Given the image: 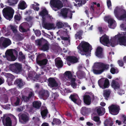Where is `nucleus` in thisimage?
Listing matches in <instances>:
<instances>
[{"label":"nucleus","instance_id":"obj_1","mask_svg":"<svg viewBox=\"0 0 126 126\" xmlns=\"http://www.w3.org/2000/svg\"><path fill=\"white\" fill-rule=\"evenodd\" d=\"M117 41L120 45L125 46L126 45V36L120 33L118 34L111 38L110 40V45L112 47H114L117 44Z\"/></svg>","mask_w":126,"mask_h":126},{"label":"nucleus","instance_id":"obj_2","mask_svg":"<svg viewBox=\"0 0 126 126\" xmlns=\"http://www.w3.org/2000/svg\"><path fill=\"white\" fill-rule=\"evenodd\" d=\"M35 45L40 47V50L46 51L49 50V44L48 42L44 39H39L35 41Z\"/></svg>","mask_w":126,"mask_h":126},{"label":"nucleus","instance_id":"obj_3","mask_svg":"<svg viewBox=\"0 0 126 126\" xmlns=\"http://www.w3.org/2000/svg\"><path fill=\"white\" fill-rule=\"evenodd\" d=\"M77 48L79 49V52L83 55H84V52H88L89 50L91 52L92 50V46L88 42L84 41L82 42L81 46H79Z\"/></svg>","mask_w":126,"mask_h":126},{"label":"nucleus","instance_id":"obj_4","mask_svg":"<svg viewBox=\"0 0 126 126\" xmlns=\"http://www.w3.org/2000/svg\"><path fill=\"white\" fill-rule=\"evenodd\" d=\"M2 12L4 17L10 20L13 17L14 11L11 7L8 6L3 9Z\"/></svg>","mask_w":126,"mask_h":126},{"label":"nucleus","instance_id":"obj_5","mask_svg":"<svg viewBox=\"0 0 126 126\" xmlns=\"http://www.w3.org/2000/svg\"><path fill=\"white\" fill-rule=\"evenodd\" d=\"M9 69L12 72L16 74H20L22 70V65L17 63L11 64L9 65Z\"/></svg>","mask_w":126,"mask_h":126},{"label":"nucleus","instance_id":"obj_6","mask_svg":"<svg viewBox=\"0 0 126 126\" xmlns=\"http://www.w3.org/2000/svg\"><path fill=\"white\" fill-rule=\"evenodd\" d=\"M114 13L116 18L120 20H125L126 22V11L123 10L122 14L121 15L119 9L116 7L114 11Z\"/></svg>","mask_w":126,"mask_h":126},{"label":"nucleus","instance_id":"obj_7","mask_svg":"<svg viewBox=\"0 0 126 126\" xmlns=\"http://www.w3.org/2000/svg\"><path fill=\"white\" fill-rule=\"evenodd\" d=\"M50 6L53 10L57 11L63 7V4L60 0H51Z\"/></svg>","mask_w":126,"mask_h":126},{"label":"nucleus","instance_id":"obj_8","mask_svg":"<svg viewBox=\"0 0 126 126\" xmlns=\"http://www.w3.org/2000/svg\"><path fill=\"white\" fill-rule=\"evenodd\" d=\"M14 53L17 55L18 52L15 49L6 51L5 53V56L7 60L11 61H15L16 59V58L14 55Z\"/></svg>","mask_w":126,"mask_h":126},{"label":"nucleus","instance_id":"obj_9","mask_svg":"<svg viewBox=\"0 0 126 126\" xmlns=\"http://www.w3.org/2000/svg\"><path fill=\"white\" fill-rule=\"evenodd\" d=\"M11 40L8 38L1 37L0 38V48H6L11 44Z\"/></svg>","mask_w":126,"mask_h":126},{"label":"nucleus","instance_id":"obj_10","mask_svg":"<svg viewBox=\"0 0 126 126\" xmlns=\"http://www.w3.org/2000/svg\"><path fill=\"white\" fill-rule=\"evenodd\" d=\"M98 83L100 87L103 89L108 88L110 85L109 80L107 79H101L98 80Z\"/></svg>","mask_w":126,"mask_h":126},{"label":"nucleus","instance_id":"obj_11","mask_svg":"<svg viewBox=\"0 0 126 126\" xmlns=\"http://www.w3.org/2000/svg\"><path fill=\"white\" fill-rule=\"evenodd\" d=\"M109 111L112 115H116L119 113L120 109L119 106L112 105L109 107Z\"/></svg>","mask_w":126,"mask_h":126},{"label":"nucleus","instance_id":"obj_12","mask_svg":"<svg viewBox=\"0 0 126 126\" xmlns=\"http://www.w3.org/2000/svg\"><path fill=\"white\" fill-rule=\"evenodd\" d=\"M121 83V81L117 78L112 80L111 85L114 90L118 89L120 88Z\"/></svg>","mask_w":126,"mask_h":126},{"label":"nucleus","instance_id":"obj_13","mask_svg":"<svg viewBox=\"0 0 126 126\" xmlns=\"http://www.w3.org/2000/svg\"><path fill=\"white\" fill-rule=\"evenodd\" d=\"M5 116L4 115L2 117H1L2 118V121L4 126H12V121L10 118L9 116H7L5 118Z\"/></svg>","mask_w":126,"mask_h":126},{"label":"nucleus","instance_id":"obj_14","mask_svg":"<svg viewBox=\"0 0 126 126\" xmlns=\"http://www.w3.org/2000/svg\"><path fill=\"white\" fill-rule=\"evenodd\" d=\"M48 84L51 88L57 87L58 86V84L55 79L53 78H50L48 80Z\"/></svg>","mask_w":126,"mask_h":126},{"label":"nucleus","instance_id":"obj_15","mask_svg":"<svg viewBox=\"0 0 126 126\" xmlns=\"http://www.w3.org/2000/svg\"><path fill=\"white\" fill-rule=\"evenodd\" d=\"M98 65H96V68H100L102 72L108 70L109 68V65L103 63H98Z\"/></svg>","mask_w":126,"mask_h":126},{"label":"nucleus","instance_id":"obj_16","mask_svg":"<svg viewBox=\"0 0 126 126\" xmlns=\"http://www.w3.org/2000/svg\"><path fill=\"white\" fill-rule=\"evenodd\" d=\"M100 42L103 45H105L109 47L108 45L109 43L110 45V42L108 36L106 35L102 36L100 37Z\"/></svg>","mask_w":126,"mask_h":126},{"label":"nucleus","instance_id":"obj_17","mask_svg":"<svg viewBox=\"0 0 126 126\" xmlns=\"http://www.w3.org/2000/svg\"><path fill=\"white\" fill-rule=\"evenodd\" d=\"M67 63L69 66L71 65V63L73 64L78 62V58L74 56H68L67 58Z\"/></svg>","mask_w":126,"mask_h":126},{"label":"nucleus","instance_id":"obj_18","mask_svg":"<svg viewBox=\"0 0 126 126\" xmlns=\"http://www.w3.org/2000/svg\"><path fill=\"white\" fill-rule=\"evenodd\" d=\"M39 94L40 96L43 99H47L49 97V93L48 91L47 90H40Z\"/></svg>","mask_w":126,"mask_h":126},{"label":"nucleus","instance_id":"obj_19","mask_svg":"<svg viewBox=\"0 0 126 126\" xmlns=\"http://www.w3.org/2000/svg\"><path fill=\"white\" fill-rule=\"evenodd\" d=\"M40 16H42V20L45 21L46 20L45 17L47 16L49 18H50V15L48 14V12L46 9H43L39 13Z\"/></svg>","mask_w":126,"mask_h":126},{"label":"nucleus","instance_id":"obj_20","mask_svg":"<svg viewBox=\"0 0 126 126\" xmlns=\"http://www.w3.org/2000/svg\"><path fill=\"white\" fill-rule=\"evenodd\" d=\"M46 20L45 21L42 20V25L47 30H50L55 28L54 24L46 23Z\"/></svg>","mask_w":126,"mask_h":126},{"label":"nucleus","instance_id":"obj_21","mask_svg":"<svg viewBox=\"0 0 126 126\" xmlns=\"http://www.w3.org/2000/svg\"><path fill=\"white\" fill-rule=\"evenodd\" d=\"M20 121H23L25 123L28 122L29 120V117L27 114L23 113L20 115H18Z\"/></svg>","mask_w":126,"mask_h":126},{"label":"nucleus","instance_id":"obj_22","mask_svg":"<svg viewBox=\"0 0 126 126\" xmlns=\"http://www.w3.org/2000/svg\"><path fill=\"white\" fill-rule=\"evenodd\" d=\"M103 49L101 47H97L95 52L96 56L99 58H102L103 56Z\"/></svg>","mask_w":126,"mask_h":126},{"label":"nucleus","instance_id":"obj_23","mask_svg":"<svg viewBox=\"0 0 126 126\" xmlns=\"http://www.w3.org/2000/svg\"><path fill=\"white\" fill-rule=\"evenodd\" d=\"M78 98H79L78 97ZM69 98L71 99V100L75 104L78 105H80L81 103V100L79 98H76L75 95L74 94L71 95L69 97Z\"/></svg>","mask_w":126,"mask_h":126},{"label":"nucleus","instance_id":"obj_24","mask_svg":"<svg viewBox=\"0 0 126 126\" xmlns=\"http://www.w3.org/2000/svg\"><path fill=\"white\" fill-rule=\"evenodd\" d=\"M14 84L16 85L19 88H21L25 84V83L20 79H17L15 81Z\"/></svg>","mask_w":126,"mask_h":126},{"label":"nucleus","instance_id":"obj_25","mask_svg":"<svg viewBox=\"0 0 126 126\" xmlns=\"http://www.w3.org/2000/svg\"><path fill=\"white\" fill-rule=\"evenodd\" d=\"M98 63H96L93 67V71L94 73L95 74H100L103 73L100 68H96V65H98Z\"/></svg>","mask_w":126,"mask_h":126},{"label":"nucleus","instance_id":"obj_26","mask_svg":"<svg viewBox=\"0 0 126 126\" xmlns=\"http://www.w3.org/2000/svg\"><path fill=\"white\" fill-rule=\"evenodd\" d=\"M83 101L84 103L87 105H89L91 103V99L90 96L85 95L83 96Z\"/></svg>","mask_w":126,"mask_h":126},{"label":"nucleus","instance_id":"obj_27","mask_svg":"<svg viewBox=\"0 0 126 126\" xmlns=\"http://www.w3.org/2000/svg\"><path fill=\"white\" fill-rule=\"evenodd\" d=\"M64 76L66 79L68 80H70L71 78L73 77V75L71 71H67L64 73Z\"/></svg>","mask_w":126,"mask_h":126},{"label":"nucleus","instance_id":"obj_28","mask_svg":"<svg viewBox=\"0 0 126 126\" xmlns=\"http://www.w3.org/2000/svg\"><path fill=\"white\" fill-rule=\"evenodd\" d=\"M109 27L111 28L114 29L116 26L115 21L112 19H110L108 20Z\"/></svg>","mask_w":126,"mask_h":126},{"label":"nucleus","instance_id":"obj_29","mask_svg":"<svg viewBox=\"0 0 126 126\" xmlns=\"http://www.w3.org/2000/svg\"><path fill=\"white\" fill-rule=\"evenodd\" d=\"M96 112L99 116L103 115L105 112V109L103 107H100L97 109Z\"/></svg>","mask_w":126,"mask_h":126},{"label":"nucleus","instance_id":"obj_30","mask_svg":"<svg viewBox=\"0 0 126 126\" xmlns=\"http://www.w3.org/2000/svg\"><path fill=\"white\" fill-rule=\"evenodd\" d=\"M18 8L24 10L27 7L26 3L24 1H20L18 5Z\"/></svg>","mask_w":126,"mask_h":126},{"label":"nucleus","instance_id":"obj_31","mask_svg":"<svg viewBox=\"0 0 126 126\" xmlns=\"http://www.w3.org/2000/svg\"><path fill=\"white\" fill-rule=\"evenodd\" d=\"M55 63L56 66L58 68L62 67L63 65V62L60 60H55Z\"/></svg>","mask_w":126,"mask_h":126},{"label":"nucleus","instance_id":"obj_32","mask_svg":"<svg viewBox=\"0 0 126 126\" xmlns=\"http://www.w3.org/2000/svg\"><path fill=\"white\" fill-rule=\"evenodd\" d=\"M41 105V103L40 101H34L32 103L33 107L36 109H39Z\"/></svg>","mask_w":126,"mask_h":126},{"label":"nucleus","instance_id":"obj_33","mask_svg":"<svg viewBox=\"0 0 126 126\" xmlns=\"http://www.w3.org/2000/svg\"><path fill=\"white\" fill-rule=\"evenodd\" d=\"M104 126H112L113 122L111 119H107L104 123Z\"/></svg>","mask_w":126,"mask_h":126},{"label":"nucleus","instance_id":"obj_34","mask_svg":"<svg viewBox=\"0 0 126 126\" xmlns=\"http://www.w3.org/2000/svg\"><path fill=\"white\" fill-rule=\"evenodd\" d=\"M47 62V60L46 59H45L40 61H38L37 63L39 66H42L46 65Z\"/></svg>","mask_w":126,"mask_h":126},{"label":"nucleus","instance_id":"obj_35","mask_svg":"<svg viewBox=\"0 0 126 126\" xmlns=\"http://www.w3.org/2000/svg\"><path fill=\"white\" fill-rule=\"evenodd\" d=\"M76 79V78H73V77L71 78L70 80L71 82V86L74 89L76 88L77 84L75 82Z\"/></svg>","mask_w":126,"mask_h":126},{"label":"nucleus","instance_id":"obj_36","mask_svg":"<svg viewBox=\"0 0 126 126\" xmlns=\"http://www.w3.org/2000/svg\"><path fill=\"white\" fill-rule=\"evenodd\" d=\"M41 113L42 118L44 119H45L47 117L48 112L47 109H45L41 111Z\"/></svg>","mask_w":126,"mask_h":126},{"label":"nucleus","instance_id":"obj_37","mask_svg":"<svg viewBox=\"0 0 126 126\" xmlns=\"http://www.w3.org/2000/svg\"><path fill=\"white\" fill-rule=\"evenodd\" d=\"M110 94V91L109 90H106L104 91L103 92V96L105 99L107 100L109 97Z\"/></svg>","mask_w":126,"mask_h":126},{"label":"nucleus","instance_id":"obj_38","mask_svg":"<svg viewBox=\"0 0 126 126\" xmlns=\"http://www.w3.org/2000/svg\"><path fill=\"white\" fill-rule=\"evenodd\" d=\"M80 112L82 115H85L88 113V109L86 107H83L81 109Z\"/></svg>","mask_w":126,"mask_h":126},{"label":"nucleus","instance_id":"obj_39","mask_svg":"<svg viewBox=\"0 0 126 126\" xmlns=\"http://www.w3.org/2000/svg\"><path fill=\"white\" fill-rule=\"evenodd\" d=\"M67 14L68 10L66 8H64L62 10L61 14L64 18H66L67 17Z\"/></svg>","mask_w":126,"mask_h":126},{"label":"nucleus","instance_id":"obj_40","mask_svg":"<svg viewBox=\"0 0 126 126\" xmlns=\"http://www.w3.org/2000/svg\"><path fill=\"white\" fill-rule=\"evenodd\" d=\"M77 75L78 78L80 79L84 78L85 75L84 73L81 71H79L77 72Z\"/></svg>","mask_w":126,"mask_h":126},{"label":"nucleus","instance_id":"obj_41","mask_svg":"<svg viewBox=\"0 0 126 126\" xmlns=\"http://www.w3.org/2000/svg\"><path fill=\"white\" fill-rule=\"evenodd\" d=\"M83 31L82 30H80L77 32L75 35V37L76 39H81L82 38L81 36L82 35Z\"/></svg>","mask_w":126,"mask_h":126},{"label":"nucleus","instance_id":"obj_42","mask_svg":"<svg viewBox=\"0 0 126 126\" xmlns=\"http://www.w3.org/2000/svg\"><path fill=\"white\" fill-rule=\"evenodd\" d=\"M61 123V121L59 119L54 118L53 119V122L52 123V124L53 125L55 124L58 125L60 124Z\"/></svg>","mask_w":126,"mask_h":126},{"label":"nucleus","instance_id":"obj_43","mask_svg":"<svg viewBox=\"0 0 126 126\" xmlns=\"http://www.w3.org/2000/svg\"><path fill=\"white\" fill-rule=\"evenodd\" d=\"M18 1V0H8V2L10 6H14Z\"/></svg>","mask_w":126,"mask_h":126},{"label":"nucleus","instance_id":"obj_44","mask_svg":"<svg viewBox=\"0 0 126 126\" xmlns=\"http://www.w3.org/2000/svg\"><path fill=\"white\" fill-rule=\"evenodd\" d=\"M14 76L11 74H9L8 76V78L7 80V81L8 83H12L13 79L14 78Z\"/></svg>","mask_w":126,"mask_h":126},{"label":"nucleus","instance_id":"obj_45","mask_svg":"<svg viewBox=\"0 0 126 126\" xmlns=\"http://www.w3.org/2000/svg\"><path fill=\"white\" fill-rule=\"evenodd\" d=\"M35 74V72L33 71H31L29 72L28 75L29 79H32Z\"/></svg>","mask_w":126,"mask_h":126},{"label":"nucleus","instance_id":"obj_46","mask_svg":"<svg viewBox=\"0 0 126 126\" xmlns=\"http://www.w3.org/2000/svg\"><path fill=\"white\" fill-rule=\"evenodd\" d=\"M110 72L113 74L115 73H117L119 72L118 69L116 67H112L110 69Z\"/></svg>","mask_w":126,"mask_h":126},{"label":"nucleus","instance_id":"obj_47","mask_svg":"<svg viewBox=\"0 0 126 126\" xmlns=\"http://www.w3.org/2000/svg\"><path fill=\"white\" fill-rule=\"evenodd\" d=\"M93 120L94 121L97 122V125H99L101 123V121H100V118L97 116H95L93 118Z\"/></svg>","mask_w":126,"mask_h":126},{"label":"nucleus","instance_id":"obj_48","mask_svg":"<svg viewBox=\"0 0 126 126\" xmlns=\"http://www.w3.org/2000/svg\"><path fill=\"white\" fill-rule=\"evenodd\" d=\"M10 29L14 33H16L17 32V27L16 25H10Z\"/></svg>","mask_w":126,"mask_h":126},{"label":"nucleus","instance_id":"obj_49","mask_svg":"<svg viewBox=\"0 0 126 126\" xmlns=\"http://www.w3.org/2000/svg\"><path fill=\"white\" fill-rule=\"evenodd\" d=\"M56 25L58 29L63 28V23L61 21L58 22L56 23Z\"/></svg>","mask_w":126,"mask_h":126},{"label":"nucleus","instance_id":"obj_50","mask_svg":"<svg viewBox=\"0 0 126 126\" xmlns=\"http://www.w3.org/2000/svg\"><path fill=\"white\" fill-rule=\"evenodd\" d=\"M19 29L20 31L22 32H27L29 30L28 29V30L25 29L24 28V27L22 26V25H20L19 27Z\"/></svg>","mask_w":126,"mask_h":126},{"label":"nucleus","instance_id":"obj_51","mask_svg":"<svg viewBox=\"0 0 126 126\" xmlns=\"http://www.w3.org/2000/svg\"><path fill=\"white\" fill-rule=\"evenodd\" d=\"M16 38L18 41H20L23 39L22 36L19 34H17L16 35Z\"/></svg>","mask_w":126,"mask_h":126},{"label":"nucleus","instance_id":"obj_52","mask_svg":"<svg viewBox=\"0 0 126 126\" xmlns=\"http://www.w3.org/2000/svg\"><path fill=\"white\" fill-rule=\"evenodd\" d=\"M21 99L22 100L26 102L29 101L30 100L29 97L28 96L27 97L23 95H22L21 96Z\"/></svg>","mask_w":126,"mask_h":126},{"label":"nucleus","instance_id":"obj_53","mask_svg":"<svg viewBox=\"0 0 126 126\" xmlns=\"http://www.w3.org/2000/svg\"><path fill=\"white\" fill-rule=\"evenodd\" d=\"M59 96V94L57 92H55V93H53L52 94V98L53 99L55 100L57 99Z\"/></svg>","mask_w":126,"mask_h":126},{"label":"nucleus","instance_id":"obj_54","mask_svg":"<svg viewBox=\"0 0 126 126\" xmlns=\"http://www.w3.org/2000/svg\"><path fill=\"white\" fill-rule=\"evenodd\" d=\"M43 55L41 54H39L37 55L36 58V63H37L38 61H40L43 59Z\"/></svg>","mask_w":126,"mask_h":126},{"label":"nucleus","instance_id":"obj_55","mask_svg":"<svg viewBox=\"0 0 126 126\" xmlns=\"http://www.w3.org/2000/svg\"><path fill=\"white\" fill-rule=\"evenodd\" d=\"M21 16L20 15H16L14 16V19L15 20L19 21L21 18Z\"/></svg>","mask_w":126,"mask_h":126},{"label":"nucleus","instance_id":"obj_56","mask_svg":"<svg viewBox=\"0 0 126 126\" xmlns=\"http://www.w3.org/2000/svg\"><path fill=\"white\" fill-rule=\"evenodd\" d=\"M35 35L37 36H39L41 34L40 31L39 30H36L35 31Z\"/></svg>","mask_w":126,"mask_h":126},{"label":"nucleus","instance_id":"obj_57","mask_svg":"<svg viewBox=\"0 0 126 126\" xmlns=\"http://www.w3.org/2000/svg\"><path fill=\"white\" fill-rule=\"evenodd\" d=\"M40 76V75L37 74L36 73L35 75L34 76L32 79L35 81H36L38 80Z\"/></svg>","mask_w":126,"mask_h":126},{"label":"nucleus","instance_id":"obj_58","mask_svg":"<svg viewBox=\"0 0 126 126\" xmlns=\"http://www.w3.org/2000/svg\"><path fill=\"white\" fill-rule=\"evenodd\" d=\"M107 5L108 8H110L111 5V3L110 0H107Z\"/></svg>","mask_w":126,"mask_h":126},{"label":"nucleus","instance_id":"obj_59","mask_svg":"<svg viewBox=\"0 0 126 126\" xmlns=\"http://www.w3.org/2000/svg\"><path fill=\"white\" fill-rule=\"evenodd\" d=\"M18 59L19 61H22L24 60L25 59V57L24 55H23L21 56H19Z\"/></svg>","mask_w":126,"mask_h":126},{"label":"nucleus","instance_id":"obj_60","mask_svg":"<svg viewBox=\"0 0 126 126\" xmlns=\"http://www.w3.org/2000/svg\"><path fill=\"white\" fill-rule=\"evenodd\" d=\"M118 63L120 66L122 67L124 65V62L122 60H119L118 62Z\"/></svg>","mask_w":126,"mask_h":126},{"label":"nucleus","instance_id":"obj_61","mask_svg":"<svg viewBox=\"0 0 126 126\" xmlns=\"http://www.w3.org/2000/svg\"><path fill=\"white\" fill-rule=\"evenodd\" d=\"M32 7L34 10L38 11L39 9V7L34 4L32 5Z\"/></svg>","mask_w":126,"mask_h":126},{"label":"nucleus","instance_id":"obj_62","mask_svg":"<svg viewBox=\"0 0 126 126\" xmlns=\"http://www.w3.org/2000/svg\"><path fill=\"white\" fill-rule=\"evenodd\" d=\"M17 99L16 100V101L15 103V105L16 106H18L19 105V102L20 100V99L18 97H17Z\"/></svg>","mask_w":126,"mask_h":126},{"label":"nucleus","instance_id":"obj_63","mask_svg":"<svg viewBox=\"0 0 126 126\" xmlns=\"http://www.w3.org/2000/svg\"><path fill=\"white\" fill-rule=\"evenodd\" d=\"M61 38L62 40L65 41L68 40L69 42H70V40L69 39V38L68 37L62 36L61 37Z\"/></svg>","mask_w":126,"mask_h":126},{"label":"nucleus","instance_id":"obj_64","mask_svg":"<svg viewBox=\"0 0 126 126\" xmlns=\"http://www.w3.org/2000/svg\"><path fill=\"white\" fill-rule=\"evenodd\" d=\"M121 27L126 31V23L125 24L124 23L120 25Z\"/></svg>","mask_w":126,"mask_h":126}]
</instances>
